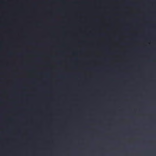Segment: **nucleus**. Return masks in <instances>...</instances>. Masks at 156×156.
<instances>
[{"instance_id": "f257e3e1", "label": "nucleus", "mask_w": 156, "mask_h": 156, "mask_svg": "<svg viewBox=\"0 0 156 156\" xmlns=\"http://www.w3.org/2000/svg\"><path fill=\"white\" fill-rule=\"evenodd\" d=\"M101 35L103 36V35H104V34H102Z\"/></svg>"}]
</instances>
